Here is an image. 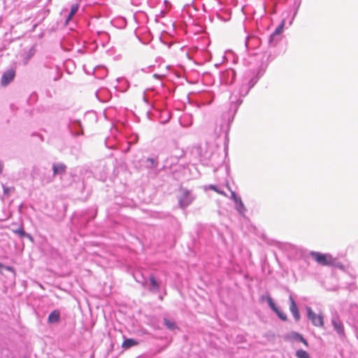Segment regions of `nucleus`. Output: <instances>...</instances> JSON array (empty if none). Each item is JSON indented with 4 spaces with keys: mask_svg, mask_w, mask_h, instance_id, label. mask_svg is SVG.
<instances>
[{
    "mask_svg": "<svg viewBox=\"0 0 358 358\" xmlns=\"http://www.w3.org/2000/svg\"><path fill=\"white\" fill-rule=\"evenodd\" d=\"M3 172V164L0 163V174H1Z\"/></svg>",
    "mask_w": 358,
    "mask_h": 358,
    "instance_id": "23",
    "label": "nucleus"
},
{
    "mask_svg": "<svg viewBox=\"0 0 358 358\" xmlns=\"http://www.w3.org/2000/svg\"><path fill=\"white\" fill-rule=\"evenodd\" d=\"M307 310V316L309 320H311L313 324L315 327H322L324 325V320L323 316L321 314L317 315L313 311V310L308 307L306 308Z\"/></svg>",
    "mask_w": 358,
    "mask_h": 358,
    "instance_id": "3",
    "label": "nucleus"
},
{
    "mask_svg": "<svg viewBox=\"0 0 358 358\" xmlns=\"http://www.w3.org/2000/svg\"><path fill=\"white\" fill-rule=\"evenodd\" d=\"M2 267V264L0 263V268Z\"/></svg>",
    "mask_w": 358,
    "mask_h": 358,
    "instance_id": "24",
    "label": "nucleus"
},
{
    "mask_svg": "<svg viewBox=\"0 0 358 358\" xmlns=\"http://www.w3.org/2000/svg\"><path fill=\"white\" fill-rule=\"evenodd\" d=\"M15 76V71L13 69H10L5 71L1 79V84L2 86H7L10 82H12Z\"/></svg>",
    "mask_w": 358,
    "mask_h": 358,
    "instance_id": "4",
    "label": "nucleus"
},
{
    "mask_svg": "<svg viewBox=\"0 0 358 358\" xmlns=\"http://www.w3.org/2000/svg\"><path fill=\"white\" fill-rule=\"evenodd\" d=\"M66 166L64 164H54L52 166L53 174H64L66 171Z\"/></svg>",
    "mask_w": 358,
    "mask_h": 358,
    "instance_id": "8",
    "label": "nucleus"
},
{
    "mask_svg": "<svg viewBox=\"0 0 358 358\" xmlns=\"http://www.w3.org/2000/svg\"><path fill=\"white\" fill-rule=\"evenodd\" d=\"M60 320V312L58 310H52L48 317V322L50 324L57 323Z\"/></svg>",
    "mask_w": 358,
    "mask_h": 358,
    "instance_id": "6",
    "label": "nucleus"
},
{
    "mask_svg": "<svg viewBox=\"0 0 358 358\" xmlns=\"http://www.w3.org/2000/svg\"><path fill=\"white\" fill-rule=\"evenodd\" d=\"M333 326L335 330L341 335L344 334V327L343 323L338 319H334L332 320Z\"/></svg>",
    "mask_w": 358,
    "mask_h": 358,
    "instance_id": "7",
    "label": "nucleus"
},
{
    "mask_svg": "<svg viewBox=\"0 0 358 358\" xmlns=\"http://www.w3.org/2000/svg\"><path fill=\"white\" fill-rule=\"evenodd\" d=\"M289 301H290V306H289L290 311L292 312L296 321H299L300 320V313H299L298 307L292 296H289Z\"/></svg>",
    "mask_w": 358,
    "mask_h": 358,
    "instance_id": "5",
    "label": "nucleus"
},
{
    "mask_svg": "<svg viewBox=\"0 0 358 358\" xmlns=\"http://www.w3.org/2000/svg\"><path fill=\"white\" fill-rule=\"evenodd\" d=\"M296 355L298 358H310L308 352L303 350H298Z\"/></svg>",
    "mask_w": 358,
    "mask_h": 358,
    "instance_id": "14",
    "label": "nucleus"
},
{
    "mask_svg": "<svg viewBox=\"0 0 358 358\" xmlns=\"http://www.w3.org/2000/svg\"><path fill=\"white\" fill-rule=\"evenodd\" d=\"M164 322L166 327L170 330H173L177 327L174 322H172L166 318L164 319Z\"/></svg>",
    "mask_w": 358,
    "mask_h": 358,
    "instance_id": "12",
    "label": "nucleus"
},
{
    "mask_svg": "<svg viewBox=\"0 0 358 358\" xmlns=\"http://www.w3.org/2000/svg\"><path fill=\"white\" fill-rule=\"evenodd\" d=\"M311 257L320 265L324 266H336V259L330 254H323L319 252L312 251L310 252Z\"/></svg>",
    "mask_w": 358,
    "mask_h": 358,
    "instance_id": "1",
    "label": "nucleus"
},
{
    "mask_svg": "<svg viewBox=\"0 0 358 358\" xmlns=\"http://www.w3.org/2000/svg\"><path fill=\"white\" fill-rule=\"evenodd\" d=\"M296 338L303 343L306 346H308V342L306 340L299 334H296Z\"/></svg>",
    "mask_w": 358,
    "mask_h": 358,
    "instance_id": "19",
    "label": "nucleus"
},
{
    "mask_svg": "<svg viewBox=\"0 0 358 358\" xmlns=\"http://www.w3.org/2000/svg\"><path fill=\"white\" fill-rule=\"evenodd\" d=\"M231 196H232V198L234 199V201H238L239 203H240V206L241 207V208H243V203L241 199L238 197L236 195L235 192H234L231 193Z\"/></svg>",
    "mask_w": 358,
    "mask_h": 358,
    "instance_id": "18",
    "label": "nucleus"
},
{
    "mask_svg": "<svg viewBox=\"0 0 358 358\" xmlns=\"http://www.w3.org/2000/svg\"><path fill=\"white\" fill-rule=\"evenodd\" d=\"M193 201V197L191 196L190 192L185 189L181 187L179 189L178 194V203L179 206L184 208L189 206Z\"/></svg>",
    "mask_w": 358,
    "mask_h": 358,
    "instance_id": "2",
    "label": "nucleus"
},
{
    "mask_svg": "<svg viewBox=\"0 0 358 358\" xmlns=\"http://www.w3.org/2000/svg\"><path fill=\"white\" fill-rule=\"evenodd\" d=\"M13 232L17 234L21 238H23L27 235L23 227H20L17 229L13 230Z\"/></svg>",
    "mask_w": 358,
    "mask_h": 358,
    "instance_id": "15",
    "label": "nucleus"
},
{
    "mask_svg": "<svg viewBox=\"0 0 358 358\" xmlns=\"http://www.w3.org/2000/svg\"><path fill=\"white\" fill-rule=\"evenodd\" d=\"M209 187H210V189H211L214 190L215 192H217V193H218V194H224V192H223L222 191H220V190H218V189L216 188V187H215V185H210L209 186Z\"/></svg>",
    "mask_w": 358,
    "mask_h": 358,
    "instance_id": "20",
    "label": "nucleus"
},
{
    "mask_svg": "<svg viewBox=\"0 0 358 358\" xmlns=\"http://www.w3.org/2000/svg\"><path fill=\"white\" fill-rule=\"evenodd\" d=\"M267 301H268V303L269 306L271 307V308L274 312L277 311V310H278V308L276 307V306H275V303L273 302V299H272L270 296H268V299H267Z\"/></svg>",
    "mask_w": 358,
    "mask_h": 358,
    "instance_id": "16",
    "label": "nucleus"
},
{
    "mask_svg": "<svg viewBox=\"0 0 358 358\" xmlns=\"http://www.w3.org/2000/svg\"><path fill=\"white\" fill-rule=\"evenodd\" d=\"M235 203L238 205V207H237V209L239 212H242L243 210H244L245 208L243 207V208H241V207L240 206V203H239V201H235Z\"/></svg>",
    "mask_w": 358,
    "mask_h": 358,
    "instance_id": "22",
    "label": "nucleus"
},
{
    "mask_svg": "<svg viewBox=\"0 0 358 358\" xmlns=\"http://www.w3.org/2000/svg\"><path fill=\"white\" fill-rule=\"evenodd\" d=\"M278 316L283 321H286L287 320L286 314L281 311L280 310L278 309L277 311L275 312Z\"/></svg>",
    "mask_w": 358,
    "mask_h": 358,
    "instance_id": "17",
    "label": "nucleus"
},
{
    "mask_svg": "<svg viewBox=\"0 0 358 358\" xmlns=\"http://www.w3.org/2000/svg\"><path fill=\"white\" fill-rule=\"evenodd\" d=\"M13 358H14V357H13Z\"/></svg>",
    "mask_w": 358,
    "mask_h": 358,
    "instance_id": "25",
    "label": "nucleus"
},
{
    "mask_svg": "<svg viewBox=\"0 0 358 358\" xmlns=\"http://www.w3.org/2000/svg\"><path fill=\"white\" fill-rule=\"evenodd\" d=\"M78 4H74L72 6L71 8V12L66 19V24L71 20V18L73 17V16L75 15V13L78 11Z\"/></svg>",
    "mask_w": 358,
    "mask_h": 358,
    "instance_id": "11",
    "label": "nucleus"
},
{
    "mask_svg": "<svg viewBox=\"0 0 358 358\" xmlns=\"http://www.w3.org/2000/svg\"><path fill=\"white\" fill-rule=\"evenodd\" d=\"M150 285H151V287H150L151 290L158 291L159 289V285L157 282V280L153 275H151L150 276Z\"/></svg>",
    "mask_w": 358,
    "mask_h": 358,
    "instance_id": "10",
    "label": "nucleus"
},
{
    "mask_svg": "<svg viewBox=\"0 0 358 358\" xmlns=\"http://www.w3.org/2000/svg\"><path fill=\"white\" fill-rule=\"evenodd\" d=\"M11 189L10 187H3V192L5 194H8L9 192H10Z\"/></svg>",
    "mask_w": 358,
    "mask_h": 358,
    "instance_id": "21",
    "label": "nucleus"
},
{
    "mask_svg": "<svg viewBox=\"0 0 358 358\" xmlns=\"http://www.w3.org/2000/svg\"><path fill=\"white\" fill-rule=\"evenodd\" d=\"M284 25H285V22L282 21V23L275 29L274 32L272 34L271 38H273V36H275L276 35L281 34L282 32Z\"/></svg>",
    "mask_w": 358,
    "mask_h": 358,
    "instance_id": "13",
    "label": "nucleus"
},
{
    "mask_svg": "<svg viewBox=\"0 0 358 358\" xmlns=\"http://www.w3.org/2000/svg\"><path fill=\"white\" fill-rule=\"evenodd\" d=\"M138 344V342L136 341V340H134L133 338H127L123 341V343L122 344V347L123 348L128 349L131 347L136 346Z\"/></svg>",
    "mask_w": 358,
    "mask_h": 358,
    "instance_id": "9",
    "label": "nucleus"
}]
</instances>
